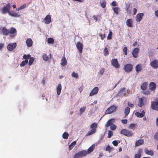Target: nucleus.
Segmentation results:
<instances>
[{"mask_svg":"<svg viewBox=\"0 0 158 158\" xmlns=\"http://www.w3.org/2000/svg\"><path fill=\"white\" fill-rule=\"evenodd\" d=\"M133 15H135L137 13V10L136 8H134L133 10Z\"/></svg>","mask_w":158,"mask_h":158,"instance_id":"obj_59","label":"nucleus"},{"mask_svg":"<svg viewBox=\"0 0 158 158\" xmlns=\"http://www.w3.org/2000/svg\"><path fill=\"white\" fill-rule=\"evenodd\" d=\"M122 122L123 123L126 124L127 123V119L122 120Z\"/></svg>","mask_w":158,"mask_h":158,"instance_id":"obj_57","label":"nucleus"},{"mask_svg":"<svg viewBox=\"0 0 158 158\" xmlns=\"http://www.w3.org/2000/svg\"><path fill=\"white\" fill-rule=\"evenodd\" d=\"M111 5L113 6H117L116 2L115 1H113L111 3Z\"/></svg>","mask_w":158,"mask_h":158,"instance_id":"obj_56","label":"nucleus"},{"mask_svg":"<svg viewBox=\"0 0 158 158\" xmlns=\"http://www.w3.org/2000/svg\"><path fill=\"white\" fill-rule=\"evenodd\" d=\"M112 31H110L108 34V36L107 37L108 40H111L112 39Z\"/></svg>","mask_w":158,"mask_h":158,"instance_id":"obj_43","label":"nucleus"},{"mask_svg":"<svg viewBox=\"0 0 158 158\" xmlns=\"http://www.w3.org/2000/svg\"><path fill=\"white\" fill-rule=\"evenodd\" d=\"M2 31L3 35H4L6 36L9 34V30L5 28H3Z\"/></svg>","mask_w":158,"mask_h":158,"instance_id":"obj_25","label":"nucleus"},{"mask_svg":"<svg viewBox=\"0 0 158 158\" xmlns=\"http://www.w3.org/2000/svg\"><path fill=\"white\" fill-rule=\"evenodd\" d=\"M144 114L145 112L144 111H143L141 113L138 112H136L135 113V114L137 117L141 118L144 116Z\"/></svg>","mask_w":158,"mask_h":158,"instance_id":"obj_26","label":"nucleus"},{"mask_svg":"<svg viewBox=\"0 0 158 158\" xmlns=\"http://www.w3.org/2000/svg\"><path fill=\"white\" fill-rule=\"evenodd\" d=\"M146 99V98L144 97H142V98H139V102L138 105L139 107H141L144 105L143 101Z\"/></svg>","mask_w":158,"mask_h":158,"instance_id":"obj_15","label":"nucleus"},{"mask_svg":"<svg viewBox=\"0 0 158 158\" xmlns=\"http://www.w3.org/2000/svg\"><path fill=\"white\" fill-rule=\"evenodd\" d=\"M111 64L115 68H118L120 67V65L117 59L114 58L112 59L111 61Z\"/></svg>","mask_w":158,"mask_h":158,"instance_id":"obj_7","label":"nucleus"},{"mask_svg":"<svg viewBox=\"0 0 158 158\" xmlns=\"http://www.w3.org/2000/svg\"><path fill=\"white\" fill-rule=\"evenodd\" d=\"M103 54L105 56L109 54V52L106 47H105L104 50Z\"/></svg>","mask_w":158,"mask_h":158,"instance_id":"obj_41","label":"nucleus"},{"mask_svg":"<svg viewBox=\"0 0 158 158\" xmlns=\"http://www.w3.org/2000/svg\"><path fill=\"white\" fill-rule=\"evenodd\" d=\"M71 76L72 77H74L76 78H78L79 76L78 74L77 73H75L74 72H73Z\"/></svg>","mask_w":158,"mask_h":158,"instance_id":"obj_36","label":"nucleus"},{"mask_svg":"<svg viewBox=\"0 0 158 158\" xmlns=\"http://www.w3.org/2000/svg\"><path fill=\"white\" fill-rule=\"evenodd\" d=\"M17 31L16 29L14 27H11L10 28V30H9V33L11 34H15L14 36L16 35Z\"/></svg>","mask_w":158,"mask_h":158,"instance_id":"obj_24","label":"nucleus"},{"mask_svg":"<svg viewBox=\"0 0 158 158\" xmlns=\"http://www.w3.org/2000/svg\"><path fill=\"white\" fill-rule=\"evenodd\" d=\"M116 128V127L114 124H112L110 126V129L112 130H115Z\"/></svg>","mask_w":158,"mask_h":158,"instance_id":"obj_46","label":"nucleus"},{"mask_svg":"<svg viewBox=\"0 0 158 158\" xmlns=\"http://www.w3.org/2000/svg\"><path fill=\"white\" fill-rule=\"evenodd\" d=\"M44 20L45 24H49L52 21L51 15H47L44 18Z\"/></svg>","mask_w":158,"mask_h":158,"instance_id":"obj_10","label":"nucleus"},{"mask_svg":"<svg viewBox=\"0 0 158 158\" xmlns=\"http://www.w3.org/2000/svg\"><path fill=\"white\" fill-rule=\"evenodd\" d=\"M135 68L137 72L140 71L142 69L141 65L139 64L137 65Z\"/></svg>","mask_w":158,"mask_h":158,"instance_id":"obj_34","label":"nucleus"},{"mask_svg":"<svg viewBox=\"0 0 158 158\" xmlns=\"http://www.w3.org/2000/svg\"><path fill=\"white\" fill-rule=\"evenodd\" d=\"M47 41L49 44H52L54 43V39L52 38H50L48 39Z\"/></svg>","mask_w":158,"mask_h":158,"instance_id":"obj_37","label":"nucleus"},{"mask_svg":"<svg viewBox=\"0 0 158 158\" xmlns=\"http://www.w3.org/2000/svg\"><path fill=\"white\" fill-rule=\"evenodd\" d=\"M26 4H24L23 5L19 7V9L21 10L23 9L24 8H25L26 6Z\"/></svg>","mask_w":158,"mask_h":158,"instance_id":"obj_55","label":"nucleus"},{"mask_svg":"<svg viewBox=\"0 0 158 158\" xmlns=\"http://www.w3.org/2000/svg\"><path fill=\"white\" fill-rule=\"evenodd\" d=\"M98 88L97 87H95L90 92L89 96H93L96 94L98 91Z\"/></svg>","mask_w":158,"mask_h":158,"instance_id":"obj_12","label":"nucleus"},{"mask_svg":"<svg viewBox=\"0 0 158 158\" xmlns=\"http://www.w3.org/2000/svg\"><path fill=\"white\" fill-rule=\"evenodd\" d=\"M100 36L102 40H103L105 37V34L104 33L103 34H100Z\"/></svg>","mask_w":158,"mask_h":158,"instance_id":"obj_52","label":"nucleus"},{"mask_svg":"<svg viewBox=\"0 0 158 158\" xmlns=\"http://www.w3.org/2000/svg\"><path fill=\"white\" fill-rule=\"evenodd\" d=\"M8 13L9 15L14 17H19L20 16V15L14 12H8Z\"/></svg>","mask_w":158,"mask_h":158,"instance_id":"obj_20","label":"nucleus"},{"mask_svg":"<svg viewBox=\"0 0 158 158\" xmlns=\"http://www.w3.org/2000/svg\"><path fill=\"white\" fill-rule=\"evenodd\" d=\"M10 3H9L7 4L6 6H4L2 9V14H5L10 12L9 10H10Z\"/></svg>","mask_w":158,"mask_h":158,"instance_id":"obj_4","label":"nucleus"},{"mask_svg":"<svg viewBox=\"0 0 158 158\" xmlns=\"http://www.w3.org/2000/svg\"><path fill=\"white\" fill-rule=\"evenodd\" d=\"M69 136V134L67 132H64L62 135V137L64 139H68Z\"/></svg>","mask_w":158,"mask_h":158,"instance_id":"obj_38","label":"nucleus"},{"mask_svg":"<svg viewBox=\"0 0 158 158\" xmlns=\"http://www.w3.org/2000/svg\"><path fill=\"white\" fill-rule=\"evenodd\" d=\"M143 139H139L135 143V146H139L143 143Z\"/></svg>","mask_w":158,"mask_h":158,"instance_id":"obj_27","label":"nucleus"},{"mask_svg":"<svg viewBox=\"0 0 158 158\" xmlns=\"http://www.w3.org/2000/svg\"><path fill=\"white\" fill-rule=\"evenodd\" d=\"M76 46L79 52L80 53H82V52L83 47V44L80 42H77V44L76 45Z\"/></svg>","mask_w":158,"mask_h":158,"instance_id":"obj_9","label":"nucleus"},{"mask_svg":"<svg viewBox=\"0 0 158 158\" xmlns=\"http://www.w3.org/2000/svg\"><path fill=\"white\" fill-rule=\"evenodd\" d=\"M67 63V61L65 57L63 56L61 60V65L62 66H64L66 65Z\"/></svg>","mask_w":158,"mask_h":158,"instance_id":"obj_19","label":"nucleus"},{"mask_svg":"<svg viewBox=\"0 0 158 158\" xmlns=\"http://www.w3.org/2000/svg\"><path fill=\"white\" fill-rule=\"evenodd\" d=\"M113 9L114 12L117 14H118L119 8L118 7L113 8Z\"/></svg>","mask_w":158,"mask_h":158,"instance_id":"obj_40","label":"nucleus"},{"mask_svg":"<svg viewBox=\"0 0 158 158\" xmlns=\"http://www.w3.org/2000/svg\"><path fill=\"white\" fill-rule=\"evenodd\" d=\"M132 65L130 64H128L125 65L124 70L125 71L129 72L132 70Z\"/></svg>","mask_w":158,"mask_h":158,"instance_id":"obj_8","label":"nucleus"},{"mask_svg":"<svg viewBox=\"0 0 158 158\" xmlns=\"http://www.w3.org/2000/svg\"><path fill=\"white\" fill-rule=\"evenodd\" d=\"M135 124L133 123H131L130 126V127L131 128H134L135 127Z\"/></svg>","mask_w":158,"mask_h":158,"instance_id":"obj_63","label":"nucleus"},{"mask_svg":"<svg viewBox=\"0 0 158 158\" xmlns=\"http://www.w3.org/2000/svg\"><path fill=\"white\" fill-rule=\"evenodd\" d=\"M101 5L102 8H105L106 6V2L105 1H103L101 3Z\"/></svg>","mask_w":158,"mask_h":158,"instance_id":"obj_48","label":"nucleus"},{"mask_svg":"<svg viewBox=\"0 0 158 158\" xmlns=\"http://www.w3.org/2000/svg\"><path fill=\"white\" fill-rule=\"evenodd\" d=\"M116 109H106L105 112L106 114H111L114 112L116 111Z\"/></svg>","mask_w":158,"mask_h":158,"instance_id":"obj_29","label":"nucleus"},{"mask_svg":"<svg viewBox=\"0 0 158 158\" xmlns=\"http://www.w3.org/2000/svg\"><path fill=\"white\" fill-rule=\"evenodd\" d=\"M106 151H108L109 152H110L111 150V148L109 145H108V146L106 147Z\"/></svg>","mask_w":158,"mask_h":158,"instance_id":"obj_49","label":"nucleus"},{"mask_svg":"<svg viewBox=\"0 0 158 158\" xmlns=\"http://www.w3.org/2000/svg\"><path fill=\"white\" fill-rule=\"evenodd\" d=\"M43 60L45 61L47 60L48 59V57L47 55L44 54L42 56Z\"/></svg>","mask_w":158,"mask_h":158,"instance_id":"obj_44","label":"nucleus"},{"mask_svg":"<svg viewBox=\"0 0 158 158\" xmlns=\"http://www.w3.org/2000/svg\"><path fill=\"white\" fill-rule=\"evenodd\" d=\"M29 59L30 60L28 62V64L30 66L32 65V64L35 58L34 57H31Z\"/></svg>","mask_w":158,"mask_h":158,"instance_id":"obj_35","label":"nucleus"},{"mask_svg":"<svg viewBox=\"0 0 158 158\" xmlns=\"http://www.w3.org/2000/svg\"><path fill=\"white\" fill-rule=\"evenodd\" d=\"M28 62V60H25L22 61L21 63L20 64V66L21 67H23L25 66L26 64H27Z\"/></svg>","mask_w":158,"mask_h":158,"instance_id":"obj_33","label":"nucleus"},{"mask_svg":"<svg viewBox=\"0 0 158 158\" xmlns=\"http://www.w3.org/2000/svg\"><path fill=\"white\" fill-rule=\"evenodd\" d=\"M77 142L75 141L73 142H72L70 145L69 146V150H71L75 146L76 143Z\"/></svg>","mask_w":158,"mask_h":158,"instance_id":"obj_32","label":"nucleus"},{"mask_svg":"<svg viewBox=\"0 0 158 158\" xmlns=\"http://www.w3.org/2000/svg\"><path fill=\"white\" fill-rule=\"evenodd\" d=\"M104 70H105V69L104 68H102L100 69V72L101 75H102V74H103V73L104 72Z\"/></svg>","mask_w":158,"mask_h":158,"instance_id":"obj_53","label":"nucleus"},{"mask_svg":"<svg viewBox=\"0 0 158 158\" xmlns=\"http://www.w3.org/2000/svg\"><path fill=\"white\" fill-rule=\"evenodd\" d=\"M114 121V119H109L108 121L106 123V124L105 126V127H109L110 125H111L113 124V123Z\"/></svg>","mask_w":158,"mask_h":158,"instance_id":"obj_18","label":"nucleus"},{"mask_svg":"<svg viewBox=\"0 0 158 158\" xmlns=\"http://www.w3.org/2000/svg\"><path fill=\"white\" fill-rule=\"evenodd\" d=\"M154 139L157 140L158 141V132L156 133L154 136Z\"/></svg>","mask_w":158,"mask_h":158,"instance_id":"obj_51","label":"nucleus"},{"mask_svg":"<svg viewBox=\"0 0 158 158\" xmlns=\"http://www.w3.org/2000/svg\"><path fill=\"white\" fill-rule=\"evenodd\" d=\"M156 87V84L154 82H151L149 85V89L152 91L155 90Z\"/></svg>","mask_w":158,"mask_h":158,"instance_id":"obj_16","label":"nucleus"},{"mask_svg":"<svg viewBox=\"0 0 158 158\" xmlns=\"http://www.w3.org/2000/svg\"><path fill=\"white\" fill-rule=\"evenodd\" d=\"M87 154H88L86 151L82 150L75 154L73 156V158H79L82 156H85Z\"/></svg>","mask_w":158,"mask_h":158,"instance_id":"obj_1","label":"nucleus"},{"mask_svg":"<svg viewBox=\"0 0 158 158\" xmlns=\"http://www.w3.org/2000/svg\"><path fill=\"white\" fill-rule=\"evenodd\" d=\"M128 106L131 108H132L134 106V104L133 103H132L131 102H128Z\"/></svg>","mask_w":158,"mask_h":158,"instance_id":"obj_54","label":"nucleus"},{"mask_svg":"<svg viewBox=\"0 0 158 158\" xmlns=\"http://www.w3.org/2000/svg\"><path fill=\"white\" fill-rule=\"evenodd\" d=\"M17 46V44L16 43H10L7 46V49L9 51H12Z\"/></svg>","mask_w":158,"mask_h":158,"instance_id":"obj_6","label":"nucleus"},{"mask_svg":"<svg viewBox=\"0 0 158 158\" xmlns=\"http://www.w3.org/2000/svg\"><path fill=\"white\" fill-rule=\"evenodd\" d=\"M4 44L3 43H0V50H1L4 47Z\"/></svg>","mask_w":158,"mask_h":158,"instance_id":"obj_58","label":"nucleus"},{"mask_svg":"<svg viewBox=\"0 0 158 158\" xmlns=\"http://www.w3.org/2000/svg\"><path fill=\"white\" fill-rule=\"evenodd\" d=\"M62 89V86L60 84H59L56 88L57 94L58 95H60L61 93Z\"/></svg>","mask_w":158,"mask_h":158,"instance_id":"obj_28","label":"nucleus"},{"mask_svg":"<svg viewBox=\"0 0 158 158\" xmlns=\"http://www.w3.org/2000/svg\"><path fill=\"white\" fill-rule=\"evenodd\" d=\"M112 143L113 145L115 146H117L118 144L117 141L116 140H114L112 142Z\"/></svg>","mask_w":158,"mask_h":158,"instance_id":"obj_50","label":"nucleus"},{"mask_svg":"<svg viewBox=\"0 0 158 158\" xmlns=\"http://www.w3.org/2000/svg\"><path fill=\"white\" fill-rule=\"evenodd\" d=\"M139 49L138 48H136L133 50L132 52V54L134 58H137L138 56V54L139 52Z\"/></svg>","mask_w":158,"mask_h":158,"instance_id":"obj_11","label":"nucleus"},{"mask_svg":"<svg viewBox=\"0 0 158 158\" xmlns=\"http://www.w3.org/2000/svg\"><path fill=\"white\" fill-rule=\"evenodd\" d=\"M113 135V132L110 130L108 131V137L110 138Z\"/></svg>","mask_w":158,"mask_h":158,"instance_id":"obj_45","label":"nucleus"},{"mask_svg":"<svg viewBox=\"0 0 158 158\" xmlns=\"http://www.w3.org/2000/svg\"><path fill=\"white\" fill-rule=\"evenodd\" d=\"M132 20L131 19H127L126 21V24L127 26L129 27H132Z\"/></svg>","mask_w":158,"mask_h":158,"instance_id":"obj_22","label":"nucleus"},{"mask_svg":"<svg viewBox=\"0 0 158 158\" xmlns=\"http://www.w3.org/2000/svg\"><path fill=\"white\" fill-rule=\"evenodd\" d=\"M151 66L154 68H158V60H154L152 61L150 64Z\"/></svg>","mask_w":158,"mask_h":158,"instance_id":"obj_13","label":"nucleus"},{"mask_svg":"<svg viewBox=\"0 0 158 158\" xmlns=\"http://www.w3.org/2000/svg\"><path fill=\"white\" fill-rule=\"evenodd\" d=\"M127 94V93L125 88L121 89L120 90L117 94L116 96L119 97L125 96Z\"/></svg>","mask_w":158,"mask_h":158,"instance_id":"obj_5","label":"nucleus"},{"mask_svg":"<svg viewBox=\"0 0 158 158\" xmlns=\"http://www.w3.org/2000/svg\"><path fill=\"white\" fill-rule=\"evenodd\" d=\"M26 44L28 47H30L32 45L33 42L31 38L28 39L26 41Z\"/></svg>","mask_w":158,"mask_h":158,"instance_id":"obj_23","label":"nucleus"},{"mask_svg":"<svg viewBox=\"0 0 158 158\" xmlns=\"http://www.w3.org/2000/svg\"><path fill=\"white\" fill-rule=\"evenodd\" d=\"M151 106L152 109H158V100L152 102Z\"/></svg>","mask_w":158,"mask_h":158,"instance_id":"obj_17","label":"nucleus"},{"mask_svg":"<svg viewBox=\"0 0 158 158\" xmlns=\"http://www.w3.org/2000/svg\"><path fill=\"white\" fill-rule=\"evenodd\" d=\"M124 55H127V48L126 47H124L123 49Z\"/></svg>","mask_w":158,"mask_h":158,"instance_id":"obj_39","label":"nucleus"},{"mask_svg":"<svg viewBox=\"0 0 158 158\" xmlns=\"http://www.w3.org/2000/svg\"><path fill=\"white\" fill-rule=\"evenodd\" d=\"M155 14L156 16L158 17V10L155 12Z\"/></svg>","mask_w":158,"mask_h":158,"instance_id":"obj_64","label":"nucleus"},{"mask_svg":"<svg viewBox=\"0 0 158 158\" xmlns=\"http://www.w3.org/2000/svg\"><path fill=\"white\" fill-rule=\"evenodd\" d=\"M94 146L92 145L90 146L87 150V152L88 154H89L91 152H92L93 151L94 149Z\"/></svg>","mask_w":158,"mask_h":158,"instance_id":"obj_30","label":"nucleus"},{"mask_svg":"<svg viewBox=\"0 0 158 158\" xmlns=\"http://www.w3.org/2000/svg\"><path fill=\"white\" fill-rule=\"evenodd\" d=\"M148 83L147 82L143 83L141 86V89L143 90H145L147 87Z\"/></svg>","mask_w":158,"mask_h":158,"instance_id":"obj_31","label":"nucleus"},{"mask_svg":"<svg viewBox=\"0 0 158 158\" xmlns=\"http://www.w3.org/2000/svg\"><path fill=\"white\" fill-rule=\"evenodd\" d=\"M31 57V55L28 54V55H24L23 56V58L25 59V60H28V59H29Z\"/></svg>","mask_w":158,"mask_h":158,"instance_id":"obj_42","label":"nucleus"},{"mask_svg":"<svg viewBox=\"0 0 158 158\" xmlns=\"http://www.w3.org/2000/svg\"><path fill=\"white\" fill-rule=\"evenodd\" d=\"M130 109H125L124 113L125 114V116H127L129 114Z\"/></svg>","mask_w":158,"mask_h":158,"instance_id":"obj_47","label":"nucleus"},{"mask_svg":"<svg viewBox=\"0 0 158 158\" xmlns=\"http://www.w3.org/2000/svg\"><path fill=\"white\" fill-rule=\"evenodd\" d=\"M97 127V123H93L90 126V127L92 129L88 131L87 135H91L94 133L96 131V129Z\"/></svg>","mask_w":158,"mask_h":158,"instance_id":"obj_2","label":"nucleus"},{"mask_svg":"<svg viewBox=\"0 0 158 158\" xmlns=\"http://www.w3.org/2000/svg\"><path fill=\"white\" fill-rule=\"evenodd\" d=\"M93 19L95 20V22H96L98 20V18L95 15H93Z\"/></svg>","mask_w":158,"mask_h":158,"instance_id":"obj_62","label":"nucleus"},{"mask_svg":"<svg viewBox=\"0 0 158 158\" xmlns=\"http://www.w3.org/2000/svg\"><path fill=\"white\" fill-rule=\"evenodd\" d=\"M143 15V13L138 14L135 17L136 21L138 22L140 21L142 19Z\"/></svg>","mask_w":158,"mask_h":158,"instance_id":"obj_14","label":"nucleus"},{"mask_svg":"<svg viewBox=\"0 0 158 158\" xmlns=\"http://www.w3.org/2000/svg\"><path fill=\"white\" fill-rule=\"evenodd\" d=\"M142 151V149H139L137 153L135 155L134 158H140Z\"/></svg>","mask_w":158,"mask_h":158,"instance_id":"obj_21","label":"nucleus"},{"mask_svg":"<svg viewBox=\"0 0 158 158\" xmlns=\"http://www.w3.org/2000/svg\"><path fill=\"white\" fill-rule=\"evenodd\" d=\"M154 153L152 151L150 150L149 151V155L152 156L153 155Z\"/></svg>","mask_w":158,"mask_h":158,"instance_id":"obj_60","label":"nucleus"},{"mask_svg":"<svg viewBox=\"0 0 158 158\" xmlns=\"http://www.w3.org/2000/svg\"><path fill=\"white\" fill-rule=\"evenodd\" d=\"M120 133L128 137L131 136L133 134L131 131L124 129H123L121 130Z\"/></svg>","mask_w":158,"mask_h":158,"instance_id":"obj_3","label":"nucleus"},{"mask_svg":"<svg viewBox=\"0 0 158 158\" xmlns=\"http://www.w3.org/2000/svg\"><path fill=\"white\" fill-rule=\"evenodd\" d=\"M117 107L116 106H114V105L112 106H110L109 108H108V109H116Z\"/></svg>","mask_w":158,"mask_h":158,"instance_id":"obj_61","label":"nucleus"}]
</instances>
